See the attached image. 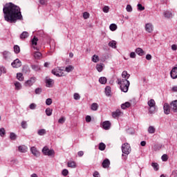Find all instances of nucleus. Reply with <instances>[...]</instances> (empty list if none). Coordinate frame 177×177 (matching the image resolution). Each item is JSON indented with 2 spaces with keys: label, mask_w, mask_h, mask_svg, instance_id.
I'll return each instance as SVG.
<instances>
[{
  "label": "nucleus",
  "mask_w": 177,
  "mask_h": 177,
  "mask_svg": "<svg viewBox=\"0 0 177 177\" xmlns=\"http://www.w3.org/2000/svg\"><path fill=\"white\" fill-rule=\"evenodd\" d=\"M171 176L177 177V170H174L171 172Z\"/></svg>",
  "instance_id": "774afa93"
},
{
  "label": "nucleus",
  "mask_w": 177,
  "mask_h": 177,
  "mask_svg": "<svg viewBox=\"0 0 177 177\" xmlns=\"http://www.w3.org/2000/svg\"><path fill=\"white\" fill-rule=\"evenodd\" d=\"M136 53H137V55H138V56H144L145 50H143V49H142L140 48H137L136 49Z\"/></svg>",
  "instance_id": "5701e85b"
},
{
  "label": "nucleus",
  "mask_w": 177,
  "mask_h": 177,
  "mask_svg": "<svg viewBox=\"0 0 177 177\" xmlns=\"http://www.w3.org/2000/svg\"><path fill=\"white\" fill-rule=\"evenodd\" d=\"M52 111L53 110L50 108H47L46 109V115H48V117H50V115H52Z\"/></svg>",
  "instance_id": "c03bdc74"
},
{
  "label": "nucleus",
  "mask_w": 177,
  "mask_h": 177,
  "mask_svg": "<svg viewBox=\"0 0 177 177\" xmlns=\"http://www.w3.org/2000/svg\"><path fill=\"white\" fill-rule=\"evenodd\" d=\"M126 10L127 12H132L133 9H132V6L128 4L126 7Z\"/></svg>",
  "instance_id": "13d9d810"
},
{
  "label": "nucleus",
  "mask_w": 177,
  "mask_h": 177,
  "mask_svg": "<svg viewBox=\"0 0 177 177\" xmlns=\"http://www.w3.org/2000/svg\"><path fill=\"white\" fill-rule=\"evenodd\" d=\"M36 82H37V77H31L30 78H29V80L25 82L24 86H28V87L32 86Z\"/></svg>",
  "instance_id": "39448f33"
},
{
  "label": "nucleus",
  "mask_w": 177,
  "mask_h": 177,
  "mask_svg": "<svg viewBox=\"0 0 177 177\" xmlns=\"http://www.w3.org/2000/svg\"><path fill=\"white\" fill-rule=\"evenodd\" d=\"M14 52L16 53V55L20 53V47L17 45L14 46Z\"/></svg>",
  "instance_id": "58836bf2"
},
{
  "label": "nucleus",
  "mask_w": 177,
  "mask_h": 177,
  "mask_svg": "<svg viewBox=\"0 0 177 177\" xmlns=\"http://www.w3.org/2000/svg\"><path fill=\"white\" fill-rule=\"evenodd\" d=\"M109 29L111 30V31H115V30H117V24H111L109 26Z\"/></svg>",
  "instance_id": "4c0bfd02"
},
{
  "label": "nucleus",
  "mask_w": 177,
  "mask_h": 177,
  "mask_svg": "<svg viewBox=\"0 0 177 177\" xmlns=\"http://www.w3.org/2000/svg\"><path fill=\"white\" fill-rule=\"evenodd\" d=\"M163 15L167 19H171V17H172V12H171V11H165Z\"/></svg>",
  "instance_id": "bb28decb"
},
{
  "label": "nucleus",
  "mask_w": 177,
  "mask_h": 177,
  "mask_svg": "<svg viewBox=\"0 0 177 177\" xmlns=\"http://www.w3.org/2000/svg\"><path fill=\"white\" fill-rule=\"evenodd\" d=\"M98 149L101 151H104V150H106V144L103 142H100L99 144Z\"/></svg>",
  "instance_id": "cd10ccee"
},
{
  "label": "nucleus",
  "mask_w": 177,
  "mask_h": 177,
  "mask_svg": "<svg viewBox=\"0 0 177 177\" xmlns=\"http://www.w3.org/2000/svg\"><path fill=\"white\" fill-rule=\"evenodd\" d=\"M35 93L36 95H41V93H42V88H37L35 90Z\"/></svg>",
  "instance_id": "a18cd8bd"
},
{
  "label": "nucleus",
  "mask_w": 177,
  "mask_h": 177,
  "mask_svg": "<svg viewBox=\"0 0 177 177\" xmlns=\"http://www.w3.org/2000/svg\"><path fill=\"white\" fill-rule=\"evenodd\" d=\"M30 151L35 157H39V152L35 147H30Z\"/></svg>",
  "instance_id": "f3484780"
},
{
  "label": "nucleus",
  "mask_w": 177,
  "mask_h": 177,
  "mask_svg": "<svg viewBox=\"0 0 177 177\" xmlns=\"http://www.w3.org/2000/svg\"><path fill=\"white\" fill-rule=\"evenodd\" d=\"M93 176L99 177V176H100V174H99V172L97 171H94Z\"/></svg>",
  "instance_id": "338daca9"
},
{
  "label": "nucleus",
  "mask_w": 177,
  "mask_h": 177,
  "mask_svg": "<svg viewBox=\"0 0 177 177\" xmlns=\"http://www.w3.org/2000/svg\"><path fill=\"white\" fill-rule=\"evenodd\" d=\"M105 95L106 96H111V87L110 86L105 87Z\"/></svg>",
  "instance_id": "4be33fe9"
},
{
  "label": "nucleus",
  "mask_w": 177,
  "mask_h": 177,
  "mask_svg": "<svg viewBox=\"0 0 177 177\" xmlns=\"http://www.w3.org/2000/svg\"><path fill=\"white\" fill-rule=\"evenodd\" d=\"M3 58L4 60H6L7 62H10V60H12V53L9 51H3L2 53Z\"/></svg>",
  "instance_id": "0eeeda50"
},
{
  "label": "nucleus",
  "mask_w": 177,
  "mask_h": 177,
  "mask_svg": "<svg viewBox=\"0 0 177 177\" xmlns=\"http://www.w3.org/2000/svg\"><path fill=\"white\" fill-rule=\"evenodd\" d=\"M145 31H147V32H149V34H151V32H153V30H154V26H153V24L151 23H147L145 24Z\"/></svg>",
  "instance_id": "6e6552de"
},
{
  "label": "nucleus",
  "mask_w": 177,
  "mask_h": 177,
  "mask_svg": "<svg viewBox=\"0 0 177 177\" xmlns=\"http://www.w3.org/2000/svg\"><path fill=\"white\" fill-rule=\"evenodd\" d=\"M83 17L84 19H89V12H84L83 13Z\"/></svg>",
  "instance_id": "bf43d9fd"
},
{
  "label": "nucleus",
  "mask_w": 177,
  "mask_h": 177,
  "mask_svg": "<svg viewBox=\"0 0 177 177\" xmlns=\"http://www.w3.org/2000/svg\"><path fill=\"white\" fill-rule=\"evenodd\" d=\"M68 167L69 168H75L77 167V165H75V162L69 161V162H68Z\"/></svg>",
  "instance_id": "c9c22d12"
},
{
  "label": "nucleus",
  "mask_w": 177,
  "mask_h": 177,
  "mask_svg": "<svg viewBox=\"0 0 177 177\" xmlns=\"http://www.w3.org/2000/svg\"><path fill=\"white\" fill-rule=\"evenodd\" d=\"M115 45H117V42L114 40H112L109 43V46H110L111 48H113V49H115V48H117Z\"/></svg>",
  "instance_id": "473e14b6"
},
{
  "label": "nucleus",
  "mask_w": 177,
  "mask_h": 177,
  "mask_svg": "<svg viewBox=\"0 0 177 177\" xmlns=\"http://www.w3.org/2000/svg\"><path fill=\"white\" fill-rule=\"evenodd\" d=\"M91 60L93 63H97V62H99V56L96 55H93Z\"/></svg>",
  "instance_id": "a19ab883"
},
{
  "label": "nucleus",
  "mask_w": 177,
  "mask_h": 177,
  "mask_svg": "<svg viewBox=\"0 0 177 177\" xmlns=\"http://www.w3.org/2000/svg\"><path fill=\"white\" fill-rule=\"evenodd\" d=\"M163 110L165 114H169V113H171V104H169L168 103H165L163 106Z\"/></svg>",
  "instance_id": "9b49d317"
},
{
  "label": "nucleus",
  "mask_w": 177,
  "mask_h": 177,
  "mask_svg": "<svg viewBox=\"0 0 177 177\" xmlns=\"http://www.w3.org/2000/svg\"><path fill=\"white\" fill-rule=\"evenodd\" d=\"M18 150L20 151V153H27L28 148L25 145H20L18 147Z\"/></svg>",
  "instance_id": "a211bd4d"
},
{
  "label": "nucleus",
  "mask_w": 177,
  "mask_h": 177,
  "mask_svg": "<svg viewBox=\"0 0 177 177\" xmlns=\"http://www.w3.org/2000/svg\"><path fill=\"white\" fill-rule=\"evenodd\" d=\"M149 133H154L156 132V129L153 126H150L148 129Z\"/></svg>",
  "instance_id": "37998d69"
},
{
  "label": "nucleus",
  "mask_w": 177,
  "mask_h": 177,
  "mask_svg": "<svg viewBox=\"0 0 177 177\" xmlns=\"http://www.w3.org/2000/svg\"><path fill=\"white\" fill-rule=\"evenodd\" d=\"M22 72L24 73V74H29L30 67L28 66V65H25L23 66Z\"/></svg>",
  "instance_id": "393cba45"
},
{
  "label": "nucleus",
  "mask_w": 177,
  "mask_h": 177,
  "mask_svg": "<svg viewBox=\"0 0 177 177\" xmlns=\"http://www.w3.org/2000/svg\"><path fill=\"white\" fill-rule=\"evenodd\" d=\"M4 20L8 23H16L18 20H23L20 7L13 3H7L3 8Z\"/></svg>",
  "instance_id": "f257e3e1"
},
{
  "label": "nucleus",
  "mask_w": 177,
  "mask_h": 177,
  "mask_svg": "<svg viewBox=\"0 0 177 177\" xmlns=\"http://www.w3.org/2000/svg\"><path fill=\"white\" fill-rule=\"evenodd\" d=\"M152 167L155 171H157L158 169V163L157 162H153Z\"/></svg>",
  "instance_id": "603ef678"
},
{
  "label": "nucleus",
  "mask_w": 177,
  "mask_h": 177,
  "mask_svg": "<svg viewBox=\"0 0 177 177\" xmlns=\"http://www.w3.org/2000/svg\"><path fill=\"white\" fill-rule=\"evenodd\" d=\"M6 68L3 66L0 67V76L2 75V74H6Z\"/></svg>",
  "instance_id": "09e8293b"
},
{
  "label": "nucleus",
  "mask_w": 177,
  "mask_h": 177,
  "mask_svg": "<svg viewBox=\"0 0 177 177\" xmlns=\"http://www.w3.org/2000/svg\"><path fill=\"white\" fill-rule=\"evenodd\" d=\"M10 139L11 140H16V139H17V135H16V133H10Z\"/></svg>",
  "instance_id": "e433bc0d"
},
{
  "label": "nucleus",
  "mask_w": 177,
  "mask_h": 177,
  "mask_svg": "<svg viewBox=\"0 0 177 177\" xmlns=\"http://www.w3.org/2000/svg\"><path fill=\"white\" fill-rule=\"evenodd\" d=\"M65 122H66V118L63 117L59 118L58 120L59 124H64Z\"/></svg>",
  "instance_id": "e2e57ef3"
},
{
  "label": "nucleus",
  "mask_w": 177,
  "mask_h": 177,
  "mask_svg": "<svg viewBox=\"0 0 177 177\" xmlns=\"http://www.w3.org/2000/svg\"><path fill=\"white\" fill-rule=\"evenodd\" d=\"M91 109L93 111H97V109H99V105L97 103H93L91 106Z\"/></svg>",
  "instance_id": "7c9ffc66"
},
{
  "label": "nucleus",
  "mask_w": 177,
  "mask_h": 177,
  "mask_svg": "<svg viewBox=\"0 0 177 177\" xmlns=\"http://www.w3.org/2000/svg\"><path fill=\"white\" fill-rule=\"evenodd\" d=\"M129 107H131V102H126L121 104V109H122V110H125V109H128Z\"/></svg>",
  "instance_id": "a878e982"
},
{
  "label": "nucleus",
  "mask_w": 177,
  "mask_h": 177,
  "mask_svg": "<svg viewBox=\"0 0 177 177\" xmlns=\"http://www.w3.org/2000/svg\"><path fill=\"white\" fill-rule=\"evenodd\" d=\"M63 176H67L68 175V170L67 169H64L62 172Z\"/></svg>",
  "instance_id": "6e6d98bb"
},
{
  "label": "nucleus",
  "mask_w": 177,
  "mask_h": 177,
  "mask_svg": "<svg viewBox=\"0 0 177 177\" xmlns=\"http://www.w3.org/2000/svg\"><path fill=\"white\" fill-rule=\"evenodd\" d=\"M147 104L149 107V113L150 114H154L156 113V101L151 99L149 101H148Z\"/></svg>",
  "instance_id": "20e7f679"
},
{
  "label": "nucleus",
  "mask_w": 177,
  "mask_h": 177,
  "mask_svg": "<svg viewBox=\"0 0 177 177\" xmlns=\"http://www.w3.org/2000/svg\"><path fill=\"white\" fill-rule=\"evenodd\" d=\"M96 68L99 73H102V71H103V65L97 64Z\"/></svg>",
  "instance_id": "79ce46f5"
},
{
  "label": "nucleus",
  "mask_w": 177,
  "mask_h": 177,
  "mask_svg": "<svg viewBox=\"0 0 177 177\" xmlns=\"http://www.w3.org/2000/svg\"><path fill=\"white\" fill-rule=\"evenodd\" d=\"M129 77H131V75L128 73V71H124L122 73V79H117V84L120 85V91H122V92H124V93L128 92L129 89V85H131L129 80H128Z\"/></svg>",
  "instance_id": "f03ea898"
},
{
  "label": "nucleus",
  "mask_w": 177,
  "mask_h": 177,
  "mask_svg": "<svg viewBox=\"0 0 177 177\" xmlns=\"http://www.w3.org/2000/svg\"><path fill=\"white\" fill-rule=\"evenodd\" d=\"M170 77L172 80H176L177 78V68L173 67L170 71Z\"/></svg>",
  "instance_id": "ddd939ff"
},
{
  "label": "nucleus",
  "mask_w": 177,
  "mask_h": 177,
  "mask_svg": "<svg viewBox=\"0 0 177 177\" xmlns=\"http://www.w3.org/2000/svg\"><path fill=\"white\" fill-rule=\"evenodd\" d=\"M31 44L32 46H37V45L38 44V37L34 36V37L31 40Z\"/></svg>",
  "instance_id": "c85d7f7f"
},
{
  "label": "nucleus",
  "mask_w": 177,
  "mask_h": 177,
  "mask_svg": "<svg viewBox=\"0 0 177 177\" xmlns=\"http://www.w3.org/2000/svg\"><path fill=\"white\" fill-rule=\"evenodd\" d=\"M99 82L102 84V85H104V84L107 82V78H106V77H101L99 78Z\"/></svg>",
  "instance_id": "2f4dec72"
},
{
  "label": "nucleus",
  "mask_w": 177,
  "mask_h": 177,
  "mask_svg": "<svg viewBox=\"0 0 177 177\" xmlns=\"http://www.w3.org/2000/svg\"><path fill=\"white\" fill-rule=\"evenodd\" d=\"M74 68L73 67V66L69 65L68 66H66L65 68V71H66V73H71V71H73V69Z\"/></svg>",
  "instance_id": "49530a36"
},
{
  "label": "nucleus",
  "mask_w": 177,
  "mask_h": 177,
  "mask_svg": "<svg viewBox=\"0 0 177 177\" xmlns=\"http://www.w3.org/2000/svg\"><path fill=\"white\" fill-rule=\"evenodd\" d=\"M17 78L19 81H24V77H23V73H19L17 74Z\"/></svg>",
  "instance_id": "ea45409f"
},
{
  "label": "nucleus",
  "mask_w": 177,
  "mask_h": 177,
  "mask_svg": "<svg viewBox=\"0 0 177 177\" xmlns=\"http://www.w3.org/2000/svg\"><path fill=\"white\" fill-rule=\"evenodd\" d=\"M92 121V118L91 115H86V122H91Z\"/></svg>",
  "instance_id": "0e129e2a"
},
{
  "label": "nucleus",
  "mask_w": 177,
  "mask_h": 177,
  "mask_svg": "<svg viewBox=\"0 0 177 177\" xmlns=\"http://www.w3.org/2000/svg\"><path fill=\"white\" fill-rule=\"evenodd\" d=\"M31 68L34 71L38 72V71H41V66H39L38 64H32L31 65Z\"/></svg>",
  "instance_id": "aec40b11"
},
{
  "label": "nucleus",
  "mask_w": 177,
  "mask_h": 177,
  "mask_svg": "<svg viewBox=\"0 0 177 177\" xmlns=\"http://www.w3.org/2000/svg\"><path fill=\"white\" fill-rule=\"evenodd\" d=\"M103 12L104 13H109V10H110V8L107 6H105L103 9H102Z\"/></svg>",
  "instance_id": "4d7b16f0"
},
{
  "label": "nucleus",
  "mask_w": 177,
  "mask_h": 177,
  "mask_svg": "<svg viewBox=\"0 0 177 177\" xmlns=\"http://www.w3.org/2000/svg\"><path fill=\"white\" fill-rule=\"evenodd\" d=\"M34 57L36 60H41V59H42V53L37 51L34 53Z\"/></svg>",
  "instance_id": "412c9836"
},
{
  "label": "nucleus",
  "mask_w": 177,
  "mask_h": 177,
  "mask_svg": "<svg viewBox=\"0 0 177 177\" xmlns=\"http://www.w3.org/2000/svg\"><path fill=\"white\" fill-rule=\"evenodd\" d=\"M73 97L75 99V100H80V99H81V96L80 95V94L75 93L74 95H73Z\"/></svg>",
  "instance_id": "3c124183"
},
{
  "label": "nucleus",
  "mask_w": 177,
  "mask_h": 177,
  "mask_svg": "<svg viewBox=\"0 0 177 177\" xmlns=\"http://www.w3.org/2000/svg\"><path fill=\"white\" fill-rule=\"evenodd\" d=\"M137 6H138V10H140V11L145 10V7H144L143 6H142V4L138 3V4L137 5Z\"/></svg>",
  "instance_id": "680f3d73"
},
{
  "label": "nucleus",
  "mask_w": 177,
  "mask_h": 177,
  "mask_svg": "<svg viewBox=\"0 0 177 177\" xmlns=\"http://www.w3.org/2000/svg\"><path fill=\"white\" fill-rule=\"evenodd\" d=\"M29 108L30 109V110H35V109L37 108V104L32 103L30 104Z\"/></svg>",
  "instance_id": "052dcab7"
},
{
  "label": "nucleus",
  "mask_w": 177,
  "mask_h": 177,
  "mask_svg": "<svg viewBox=\"0 0 177 177\" xmlns=\"http://www.w3.org/2000/svg\"><path fill=\"white\" fill-rule=\"evenodd\" d=\"M53 84H55V80L53 79L48 78V77H46V86L47 88H53Z\"/></svg>",
  "instance_id": "9d476101"
},
{
  "label": "nucleus",
  "mask_w": 177,
  "mask_h": 177,
  "mask_svg": "<svg viewBox=\"0 0 177 177\" xmlns=\"http://www.w3.org/2000/svg\"><path fill=\"white\" fill-rule=\"evenodd\" d=\"M103 168H109L110 167V160L109 159H105L102 162Z\"/></svg>",
  "instance_id": "6ab92c4d"
},
{
  "label": "nucleus",
  "mask_w": 177,
  "mask_h": 177,
  "mask_svg": "<svg viewBox=\"0 0 177 177\" xmlns=\"http://www.w3.org/2000/svg\"><path fill=\"white\" fill-rule=\"evenodd\" d=\"M122 112L120 109H117L115 111L112 113L113 118H118V117H121Z\"/></svg>",
  "instance_id": "dca6fc26"
},
{
  "label": "nucleus",
  "mask_w": 177,
  "mask_h": 177,
  "mask_svg": "<svg viewBox=\"0 0 177 177\" xmlns=\"http://www.w3.org/2000/svg\"><path fill=\"white\" fill-rule=\"evenodd\" d=\"M16 91H20L21 89V84L19 82H15L14 84Z\"/></svg>",
  "instance_id": "72a5a7b5"
},
{
  "label": "nucleus",
  "mask_w": 177,
  "mask_h": 177,
  "mask_svg": "<svg viewBox=\"0 0 177 177\" xmlns=\"http://www.w3.org/2000/svg\"><path fill=\"white\" fill-rule=\"evenodd\" d=\"M37 133L39 136H44L46 133V130L45 129H41L38 130Z\"/></svg>",
  "instance_id": "f704fd0d"
},
{
  "label": "nucleus",
  "mask_w": 177,
  "mask_h": 177,
  "mask_svg": "<svg viewBox=\"0 0 177 177\" xmlns=\"http://www.w3.org/2000/svg\"><path fill=\"white\" fill-rule=\"evenodd\" d=\"M161 158H162V161H164V162L168 161V155H167V154H163V155L162 156Z\"/></svg>",
  "instance_id": "864d4df0"
},
{
  "label": "nucleus",
  "mask_w": 177,
  "mask_h": 177,
  "mask_svg": "<svg viewBox=\"0 0 177 177\" xmlns=\"http://www.w3.org/2000/svg\"><path fill=\"white\" fill-rule=\"evenodd\" d=\"M122 158L123 160H126L128 158L127 156H128L131 151V145L128 142L123 144L122 145Z\"/></svg>",
  "instance_id": "7ed1b4c3"
},
{
  "label": "nucleus",
  "mask_w": 177,
  "mask_h": 177,
  "mask_svg": "<svg viewBox=\"0 0 177 177\" xmlns=\"http://www.w3.org/2000/svg\"><path fill=\"white\" fill-rule=\"evenodd\" d=\"M6 131H5L4 128H1L0 129V136H4L6 135Z\"/></svg>",
  "instance_id": "5fc2aeb1"
},
{
  "label": "nucleus",
  "mask_w": 177,
  "mask_h": 177,
  "mask_svg": "<svg viewBox=\"0 0 177 177\" xmlns=\"http://www.w3.org/2000/svg\"><path fill=\"white\" fill-rule=\"evenodd\" d=\"M21 128H23V129H26V128L28 127L27 122L22 121L21 123Z\"/></svg>",
  "instance_id": "de8ad7c7"
},
{
  "label": "nucleus",
  "mask_w": 177,
  "mask_h": 177,
  "mask_svg": "<svg viewBox=\"0 0 177 177\" xmlns=\"http://www.w3.org/2000/svg\"><path fill=\"white\" fill-rule=\"evenodd\" d=\"M161 147H162V145L157 144L153 146V151H159V150H161Z\"/></svg>",
  "instance_id": "c756f323"
},
{
  "label": "nucleus",
  "mask_w": 177,
  "mask_h": 177,
  "mask_svg": "<svg viewBox=\"0 0 177 177\" xmlns=\"http://www.w3.org/2000/svg\"><path fill=\"white\" fill-rule=\"evenodd\" d=\"M111 127V123L110 121H104L102 122V127L105 129V131H108V129H110V127Z\"/></svg>",
  "instance_id": "2eb2a0df"
},
{
  "label": "nucleus",
  "mask_w": 177,
  "mask_h": 177,
  "mask_svg": "<svg viewBox=\"0 0 177 177\" xmlns=\"http://www.w3.org/2000/svg\"><path fill=\"white\" fill-rule=\"evenodd\" d=\"M130 57L131 59H135L136 57V53H135V52H131L130 53Z\"/></svg>",
  "instance_id": "69168bd1"
},
{
  "label": "nucleus",
  "mask_w": 177,
  "mask_h": 177,
  "mask_svg": "<svg viewBox=\"0 0 177 177\" xmlns=\"http://www.w3.org/2000/svg\"><path fill=\"white\" fill-rule=\"evenodd\" d=\"M29 36H30V34H28L27 31H24L20 35V39H26V38H28Z\"/></svg>",
  "instance_id": "b1692460"
},
{
  "label": "nucleus",
  "mask_w": 177,
  "mask_h": 177,
  "mask_svg": "<svg viewBox=\"0 0 177 177\" xmlns=\"http://www.w3.org/2000/svg\"><path fill=\"white\" fill-rule=\"evenodd\" d=\"M52 103H53V100L51 98H48L46 100V106H50V104H52Z\"/></svg>",
  "instance_id": "8fccbe9b"
},
{
  "label": "nucleus",
  "mask_w": 177,
  "mask_h": 177,
  "mask_svg": "<svg viewBox=\"0 0 177 177\" xmlns=\"http://www.w3.org/2000/svg\"><path fill=\"white\" fill-rule=\"evenodd\" d=\"M11 66L14 68H19V67H21V61L19 59H16L11 63Z\"/></svg>",
  "instance_id": "1a4fd4ad"
},
{
  "label": "nucleus",
  "mask_w": 177,
  "mask_h": 177,
  "mask_svg": "<svg viewBox=\"0 0 177 177\" xmlns=\"http://www.w3.org/2000/svg\"><path fill=\"white\" fill-rule=\"evenodd\" d=\"M51 73L53 75H56V77H63V73H62L59 68L53 69Z\"/></svg>",
  "instance_id": "4468645a"
},
{
  "label": "nucleus",
  "mask_w": 177,
  "mask_h": 177,
  "mask_svg": "<svg viewBox=\"0 0 177 177\" xmlns=\"http://www.w3.org/2000/svg\"><path fill=\"white\" fill-rule=\"evenodd\" d=\"M42 153L43 154H44V156H53V154H55V150L53 149H49V148H48V147H44L42 149Z\"/></svg>",
  "instance_id": "423d86ee"
},
{
  "label": "nucleus",
  "mask_w": 177,
  "mask_h": 177,
  "mask_svg": "<svg viewBox=\"0 0 177 177\" xmlns=\"http://www.w3.org/2000/svg\"><path fill=\"white\" fill-rule=\"evenodd\" d=\"M170 108L174 113H177V100L170 103Z\"/></svg>",
  "instance_id": "f8f14e48"
}]
</instances>
